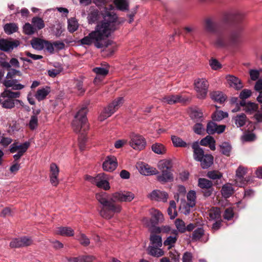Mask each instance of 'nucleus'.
Here are the masks:
<instances>
[{"label":"nucleus","mask_w":262,"mask_h":262,"mask_svg":"<svg viewBox=\"0 0 262 262\" xmlns=\"http://www.w3.org/2000/svg\"><path fill=\"white\" fill-rule=\"evenodd\" d=\"M98 13L96 12H92L89 14L88 20L89 24H93L98 20Z\"/></svg>","instance_id":"62"},{"label":"nucleus","mask_w":262,"mask_h":262,"mask_svg":"<svg viewBox=\"0 0 262 262\" xmlns=\"http://www.w3.org/2000/svg\"><path fill=\"white\" fill-rule=\"evenodd\" d=\"M257 109L258 105L256 103L249 102L247 103L246 107L244 108V111H245L247 113L251 114L256 112Z\"/></svg>","instance_id":"47"},{"label":"nucleus","mask_w":262,"mask_h":262,"mask_svg":"<svg viewBox=\"0 0 262 262\" xmlns=\"http://www.w3.org/2000/svg\"><path fill=\"white\" fill-rule=\"evenodd\" d=\"M94 72L97 75L105 76L108 73V69L102 68V67H96L93 69Z\"/></svg>","instance_id":"56"},{"label":"nucleus","mask_w":262,"mask_h":262,"mask_svg":"<svg viewBox=\"0 0 262 262\" xmlns=\"http://www.w3.org/2000/svg\"><path fill=\"white\" fill-rule=\"evenodd\" d=\"M4 30L7 34H11L18 30V26L15 23H9L4 26Z\"/></svg>","instance_id":"40"},{"label":"nucleus","mask_w":262,"mask_h":262,"mask_svg":"<svg viewBox=\"0 0 262 262\" xmlns=\"http://www.w3.org/2000/svg\"><path fill=\"white\" fill-rule=\"evenodd\" d=\"M30 142L27 141L23 144H19L18 142H14L10 145L9 151L11 153L22 151V153L25 154L30 146Z\"/></svg>","instance_id":"18"},{"label":"nucleus","mask_w":262,"mask_h":262,"mask_svg":"<svg viewBox=\"0 0 262 262\" xmlns=\"http://www.w3.org/2000/svg\"><path fill=\"white\" fill-rule=\"evenodd\" d=\"M151 148L153 152L158 155H163L165 154L166 151L165 147L162 144L159 143L153 144Z\"/></svg>","instance_id":"36"},{"label":"nucleus","mask_w":262,"mask_h":262,"mask_svg":"<svg viewBox=\"0 0 262 262\" xmlns=\"http://www.w3.org/2000/svg\"><path fill=\"white\" fill-rule=\"evenodd\" d=\"M56 233L62 236H71L74 235V231L71 227H59L57 228Z\"/></svg>","instance_id":"28"},{"label":"nucleus","mask_w":262,"mask_h":262,"mask_svg":"<svg viewBox=\"0 0 262 262\" xmlns=\"http://www.w3.org/2000/svg\"><path fill=\"white\" fill-rule=\"evenodd\" d=\"M217 124L213 121H210L208 123L206 127V132L209 135H212L215 133L216 130Z\"/></svg>","instance_id":"51"},{"label":"nucleus","mask_w":262,"mask_h":262,"mask_svg":"<svg viewBox=\"0 0 262 262\" xmlns=\"http://www.w3.org/2000/svg\"><path fill=\"white\" fill-rule=\"evenodd\" d=\"M24 33L27 35H32L35 32V28L29 23H26L24 26Z\"/></svg>","instance_id":"55"},{"label":"nucleus","mask_w":262,"mask_h":262,"mask_svg":"<svg viewBox=\"0 0 262 262\" xmlns=\"http://www.w3.org/2000/svg\"><path fill=\"white\" fill-rule=\"evenodd\" d=\"M177 239L178 237L176 236H168L164 241L163 245L165 246H167L168 249H170L174 247Z\"/></svg>","instance_id":"44"},{"label":"nucleus","mask_w":262,"mask_h":262,"mask_svg":"<svg viewBox=\"0 0 262 262\" xmlns=\"http://www.w3.org/2000/svg\"><path fill=\"white\" fill-rule=\"evenodd\" d=\"M19 45L18 40L9 41L6 39L0 40V50L9 52L12 51L14 48L17 47Z\"/></svg>","instance_id":"17"},{"label":"nucleus","mask_w":262,"mask_h":262,"mask_svg":"<svg viewBox=\"0 0 262 262\" xmlns=\"http://www.w3.org/2000/svg\"><path fill=\"white\" fill-rule=\"evenodd\" d=\"M4 85L6 88H11L13 90H20L24 88L25 85L18 83V80L15 79H5Z\"/></svg>","instance_id":"21"},{"label":"nucleus","mask_w":262,"mask_h":262,"mask_svg":"<svg viewBox=\"0 0 262 262\" xmlns=\"http://www.w3.org/2000/svg\"><path fill=\"white\" fill-rule=\"evenodd\" d=\"M171 139L174 147H186L189 146V144L176 136H171Z\"/></svg>","instance_id":"35"},{"label":"nucleus","mask_w":262,"mask_h":262,"mask_svg":"<svg viewBox=\"0 0 262 262\" xmlns=\"http://www.w3.org/2000/svg\"><path fill=\"white\" fill-rule=\"evenodd\" d=\"M181 96L180 95L167 96L161 99L162 102L168 104H173L177 102L182 101Z\"/></svg>","instance_id":"26"},{"label":"nucleus","mask_w":262,"mask_h":262,"mask_svg":"<svg viewBox=\"0 0 262 262\" xmlns=\"http://www.w3.org/2000/svg\"><path fill=\"white\" fill-rule=\"evenodd\" d=\"M210 98L214 101L222 103L226 100V97L224 94L220 91H213L210 94Z\"/></svg>","instance_id":"34"},{"label":"nucleus","mask_w":262,"mask_h":262,"mask_svg":"<svg viewBox=\"0 0 262 262\" xmlns=\"http://www.w3.org/2000/svg\"><path fill=\"white\" fill-rule=\"evenodd\" d=\"M246 116L244 114H241L234 117L235 123L237 127L243 126L246 122Z\"/></svg>","instance_id":"39"},{"label":"nucleus","mask_w":262,"mask_h":262,"mask_svg":"<svg viewBox=\"0 0 262 262\" xmlns=\"http://www.w3.org/2000/svg\"><path fill=\"white\" fill-rule=\"evenodd\" d=\"M157 233H151L149 241L150 245L149 246H155L156 247H162V237L157 235Z\"/></svg>","instance_id":"33"},{"label":"nucleus","mask_w":262,"mask_h":262,"mask_svg":"<svg viewBox=\"0 0 262 262\" xmlns=\"http://www.w3.org/2000/svg\"><path fill=\"white\" fill-rule=\"evenodd\" d=\"M149 231L151 233H169L171 231V228L168 225L158 227L151 226L149 227Z\"/></svg>","instance_id":"25"},{"label":"nucleus","mask_w":262,"mask_h":262,"mask_svg":"<svg viewBox=\"0 0 262 262\" xmlns=\"http://www.w3.org/2000/svg\"><path fill=\"white\" fill-rule=\"evenodd\" d=\"M32 23L35 29L40 30L45 27L43 20L39 17H34L32 19Z\"/></svg>","instance_id":"42"},{"label":"nucleus","mask_w":262,"mask_h":262,"mask_svg":"<svg viewBox=\"0 0 262 262\" xmlns=\"http://www.w3.org/2000/svg\"><path fill=\"white\" fill-rule=\"evenodd\" d=\"M117 19V16L115 13L106 11L104 16V21L98 24L95 30L80 40L81 44L89 46L93 43L98 49L107 47L108 44L105 43L104 40L116 29Z\"/></svg>","instance_id":"1"},{"label":"nucleus","mask_w":262,"mask_h":262,"mask_svg":"<svg viewBox=\"0 0 262 262\" xmlns=\"http://www.w3.org/2000/svg\"><path fill=\"white\" fill-rule=\"evenodd\" d=\"M68 29L69 32L73 33L78 29V22L75 18H71L68 19Z\"/></svg>","instance_id":"45"},{"label":"nucleus","mask_w":262,"mask_h":262,"mask_svg":"<svg viewBox=\"0 0 262 262\" xmlns=\"http://www.w3.org/2000/svg\"><path fill=\"white\" fill-rule=\"evenodd\" d=\"M161 247H156L155 246H149L147 248L148 253L156 257L162 256L164 254V252Z\"/></svg>","instance_id":"24"},{"label":"nucleus","mask_w":262,"mask_h":262,"mask_svg":"<svg viewBox=\"0 0 262 262\" xmlns=\"http://www.w3.org/2000/svg\"><path fill=\"white\" fill-rule=\"evenodd\" d=\"M87 140V138L85 135L81 133L78 138V142L79 148L81 150H83L85 149V145Z\"/></svg>","instance_id":"52"},{"label":"nucleus","mask_w":262,"mask_h":262,"mask_svg":"<svg viewBox=\"0 0 262 262\" xmlns=\"http://www.w3.org/2000/svg\"><path fill=\"white\" fill-rule=\"evenodd\" d=\"M12 142V139L10 137H2L0 140V145L4 147H7Z\"/></svg>","instance_id":"63"},{"label":"nucleus","mask_w":262,"mask_h":262,"mask_svg":"<svg viewBox=\"0 0 262 262\" xmlns=\"http://www.w3.org/2000/svg\"><path fill=\"white\" fill-rule=\"evenodd\" d=\"M220 151L221 153L225 156L230 155L232 147L230 144L228 142H224L220 145Z\"/></svg>","instance_id":"38"},{"label":"nucleus","mask_w":262,"mask_h":262,"mask_svg":"<svg viewBox=\"0 0 262 262\" xmlns=\"http://www.w3.org/2000/svg\"><path fill=\"white\" fill-rule=\"evenodd\" d=\"M193 132L198 134L201 135L204 130V128L201 123H198L194 124L192 128Z\"/></svg>","instance_id":"61"},{"label":"nucleus","mask_w":262,"mask_h":262,"mask_svg":"<svg viewBox=\"0 0 262 262\" xmlns=\"http://www.w3.org/2000/svg\"><path fill=\"white\" fill-rule=\"evenodd\" d=\"M242 43V29L232 31L228 35L223 32L217 33L212 42L217 49H237Z\"/></svg>","instance_id":"3"},{"label":"nucleus","mask_w":262,"mask_h":262,"mask_svg":"<svg viewBox=\"0 0 262 262\" xmlns=\"http://www.w3.org/2000/svg\"><path fill=\"white\" fill-rule=\"evenodd\" d=\"M239 16L237 13L226 12L223 16L222 20L226 24L233 23L235 21L236 19Z\"/></svg>","instance_id":"27"},{"label":"nucleus","mask_w":262,"mask_h":262,"mask_svg":"<svg viewBox=\"0 0 262 262\" xmlns=\"http://www.w3.org/2000/svg\"><path fill=\"white\" fill-rule=\"evenodd\" d=\"M74 88L77 91L78 94H83L85 92V89L83 86L82 80L76 79L74 81Z\"/></svg>","instance_id":"49"},{"label":"nucleus","mask_w":262,"mask_h":262,"mask_svg":"<svg viewBox=\"0 0 262 262\" xmlns=\"http://www.w3.org/2000/svg\"><path fill=\"white\" fill-rule=\"evenodd\" d=\"M140 172L144 176L156 175L159 173L156 168L150 167L148 165L141 166Z\"/></svg>","instance_id":"29"},{"label":"nucleus","mask_w":262,"mask_h":262,"mask_svg":"<svg viewBox=\"0 0 262 262\" xmlns=\"http://www.w3.org/2000/svg\"><path fill=\"white\" fill-rule=\"evenodd\" d=\"M98 181L96 186L101 188H103L105 190L110 188L108 182L106 180L105 174L103 173V176L100 177Z\"/></svg>","instance_id":"37"},{"label":"nucleus","mask_w":262,"mask_h":262,"mask_svg":"<svg viewBox=\"0 0 262 262\" xmlns=\"http://www.w3.org/2000/svg\"><path fill=\"white\" fill-rule=\"evenodd\" d=\"M38 125V118L36 115H33L31 117L29 126L31 130L36 128Z\"/></svg>","instance_id":"54"},{"label":"nucleus","mask_w":262,"mask_h":262,"mask_svg":"<svg viewBox=\"0 0 262 262\" xmlns=\"http://www.w3.org/2000/svg\"><path fill=\"white\" fill-rule=\"evenodd\" d=\"M234 215V212L233 209L231 207L227 208L225 211L223 215L224 218L227 220H231Z\"/></svg>","instance_id":"59"},{"label":"nucleus","mask_w":262,"mask_h":262,"mask_svg":"<svg viewBox=\"0 0 262 262\" xmlns=\"http://www.w3.org/2000/svg\"><path fill=\"white\" fill-rule=\"evenodd\" d=\"M234 189L230 183L224 184L222 188L221 193L225 198H229L233 193Z\"/></svg>","instance_id":"30"},{"label":"nucleus","mask_w":262,"mask_h":262,"mask_svg":"<svg viewBox=\"0 0 262 262\" xmlns=\"http://www.w3.org/2000/svg\"><path fill=\"white\" fill-rule=\"evenodd\" d=\"M124 102L123 97H118L115 99L111 103L104 108L99 116V120L101 121H103L109 117L111 116Z\"/></svg>","instance_id":"8"},{"label":"nucleus","mask_w":262,"mask_h":262,"mask_svg":"<svg viewBox=\"0 0 262 262\" xmlns=\"http://www.w3.org/2000/svg\"><path fill=\"white\" fill-rule=\"evenodd\" d=\"M228 116V114L227 112L222 111H217L212 115V118L213 121H220Z\"/></svg>","instance_id":"43"},{"label":"nucleus","mask_w":262,"mask_h":262,"mask_svg":"<svg viewBox=\"0 0 262 262\" xmlns=\"http://www.w3.org/2000/svg\"><path fill=\"white\" fill-rule=\"evenodd\" d=\"M158 166L162 173L157 177V179L160 182L163 183L173 181L172 163L170 160L165 159L160 161Z\"/></svg>","instance_id":"6"},{"label":"nucleus","mask_w":262,"mask_h":262,"mask_svg":"<svg viewBox=\"0 0 262 262\" xmlns=\"http://www.w3.org/2000/svg\"><path fill=\"white\" fill-rule=\"evenodd\" d=\"M174 225L179 232L183 233L186 232V225L183 220L177 219L174 221Z\"/></svg>","instance_id":"48"},{"label":"nucleus","mask_w":262,"mask_h":262,"mask_svg":"<svg viewBox=\"0 0 262 262\" xmlns=\"http://www.w3.org/2000/svg\"><path fill=\"white\" fill-rule=\"evenodd\" d=\"M130 138L129 145L134 149L141 150L145 147L146 142L145 138L141 135L132 133Z\"/></svg>","instance_id":"10"},{"label":"nucleus","mask_w":262,"mask_h":262,"mask_svg":"<svg viewBox=\"0 0 262 262\" xmlns=\"http://www.w3.org/2000/svg\"><path fill=\"white\" fill-rule=\"evenodd\" d=\"M226 79L230 87L236 90H240L243 87L241 81L238 78L233 75H227L226 76Z\"/></svg>","instance_id":"22"},{"label":"nucleus","mask_w":262,"mask_h":262,"mask_svg":"<svg viewBox=\"0 0 262 262\" xmlns=\"http://www.w3.org/2000/svg\"><path fill=\"white\" fill-rule=\"evenodd\" d=\"M168 196V195L167 192L159 190H153L149 195L151 200L163 202L167 201Z\"/></svg>","instance_id":"19"},{"label":"nucleus","mask_w":262,"mask_h":262,"mask_svg":"<svg viewBox=\"0 0 262 262\" xmlns=\"http://www.w3.org/2000/svg\"><path fill=\"white\" fill-rule=\"evenodd\" d=\"M45 40L35 38L31 40V45L33 49L38 51H41L45 48Z\"/></svg>","instance_id":"32"},{"label":"nucleus","mask_w":262,"mask_h":262,"mask_svg":"<svg viewBox=\"0 0 262 262\" xmlns=\"http://www.w3.org/2000/svg\"><path fill=\"white\" fill-rule=\"evenodd\" d=\"M117 160L115 157L109 156L106 157L102 164V167L104 171L112 172L117 167Z\"/></svg>","instance_id":"14"},{"label":"nucleus","mask_w":262,"mask_h":262,"mask_svg":"<svg viewBox=\"0 0 262 262\" xmlns=\"http://www.w3.org/2000/svg\"><path fill=\"white\" fill-rule=\"evenodd\" d=\"M50 180L52 185L56 186L59 183L58 175L59 172V168L57 165L52 163L50 166Z\"/></svg>","instance_id":"15"},{"label":"nucleus","mask_w":262,"mask_h":262,"mask_svg":"<svg viewBox=\"0 0 262 262\" xmlns=\"http://www.w3.org/2000/svg\"><path fill=\"white\" fill-rule=\"evenodd\" d=\"M50 91V88L49 86L39 88L37 90L34 96L38 101H40L46 98Z\"/></svg>","instance_id":"23"},{"label":"nucleus","mask_w":262,"mask_h":262,"mask_svg":"<svg viewBox=\"0 0 262 262\" xmlns=\"http://www.w3.org/2000/svg\"><path fill=\"white\" fill-rule=\"evenodd\" d=\"M151 214V219L148 223V220L147 218L143 219V222L149 228L151 226H156L160 222H162L163 220V214L158 210L151 209L150 211Z\"/></svg>","instance_id":"11"},{"label":"nucleus","mask_w":262,"mask_h":262,"mask_svg":"<svg viewBox=\"0 0 262 262\" xmlns=\"http://www.w3.org/2000/svg\"><path fill=\"white\" fill-rule=\"evenodd\" d=\"M98 201L102 205L99 213L103 218L111 219L115 213H119L121 210V207L115 203L116 202H130L135 198L133 193L129 191H120L113 193L109 196L105 192H101L96 194Z\"/></svg>","instance_id":"2"},{"label":"nucleus","mask_w":262,"mask_h":262,"mask_svg":"<svg viewBox=\"0 0 262 262\" xmlns=\"http://www.w3.org/2000/svg\"><path fill=\"white\" fill-rule=\"evenodd\" d=\"M209 217L212 220H217L221 217L220 210L218 208L213 209L209 212Z\"/></svg>","instance_id":"58"},{"label":"nucleus","mask_w":262,"mask_h":262,"mask_svg":"<svg viewBox=\"0 0 262 262\" xmlns=\"http://www.w3.org/2000/svg\"><path fill=\"white\" fill-rule=\"evenodd\" d=\"M246 168L239 166L236 171V177L235 179V184L237 186L244 187L248 182V180L244 177L247 173Z\"/></svg>","instance_id":"12"},{"label":"nucleus","mask_w":262,"mask_h":262,"mask_svg":"<svg viewBox=\"0 0 262 262\" xmlns=\"http://www.w3.org/2000/svg\"><path fill=\"white\" fill-rule=\"evenodd\" d=\"M191 147L193 150V159L200 162L203 169H207L213 164V157L210 154L205 155L204 150L200 147L198 141L193 142Z\"/></svg>","instance_id":"4"},{"label":"nucleus","mask_w":262,"mask_h":262,"mask_svg":"<svg viewBox=\"0 0 262 262\" xmlns=\"http://www.w3.org/2000/svg\"><path fill=\"white\" fill-rule=\"evenodd\" d=\"M212 182L205 178H199L198 180V186L203 189H206L204 192L205 196H210L213 191Z\"/></svg>","instance_id":"13"},{"label":"nucleus","mask_w":262,"mask_h":262,"mask_svg":"<svg viewBox=\"0 0 262 262\" xmlns=\"http://www.w3.org/2000/svg\"><path fill=\"white\" fill-rule=\"evenodd\" d=\"M191 117L195 121H201L203 119V113L200 111H193L191 113Z\"/></svg>","instance_id":"53"},{"label":"nucleus","mask_w":262,"mask_h":262,"mask_svg":"<svg viewBox=\"0 0 262 262\" xmlns=\"http://www.w3.org/2000/svg\"><path fill=\"white\" fill-rule=\"evenodd\" d=\"M194 89L197 97L201 99L206 98L209 86V83L205 78H198L194 81Z\"/></svg>","instance_id":"9"},{"label":"nucleus","mask_w":262,"mask_h":262,"mask_svg":"<svg viewBox=\"0 0 262 262\" xmlns=\"http://www.w3.org/2000/svg\"><path fill=\"white\" fill-rule=\"evenodd\" d=\"M103 176V173L98 174L96 177H93L91 176L86 175L85 177V180L91 182L93 184L97 185L98 181L100 177Z\"/></svg>","instance_id":"57"},{"label":"nucleus","mask_w":262,"mask_h":262,"mask_svg":"<svg viewBox=\"0 0 262 262\" xmlns=\"http://www.w3.org/2000/svg\"><path fill=\"white\" fill-rule=\"evenodd\" d=\"M114 4L120 10L125 11L128 9V4L126 0H114Z\"/></svg>","instance_id":"46"},{"label":"nucleus","mask_w":262,"mask_h":262,"mask_svg":"<svg viewBox=\"0 0 262 262\" xmlns=\"http://www.w3.org/2000/svg\"><path fill=\"white\" fill-rule=\"evenodd\" d=\"M183 262H192V254L191 252H185L183 254L182 257Z\"/></svg>","instance_id":"64"},{"label":"nucleus","mask_w":262,"mask_h":262,"mask_svg":"<svg viewBox=\"0 0 262 262\" xmlns=\"http://www.w3.org/2000/svg\"><path fill=\"white\" fill-rule=\"evenodd\" d=\"M169 254L171 262H179L180 254L177 251L173 250L169 252Z\"/></svg>","instance_id":"60"},{"label":"nucleus","mask_w":262,"mask_h":262,"mask_svg":"<svg viewBox=\"0 0 262 262\" xmlns=\"http://www.w3.org/2000/svg\"><path fill=\"white\" fill-rule=\"evenodd\" d=\"M19 92H12L6 89L1 94L2 106L7 109H11L15 106V101H18L15 99L20 97Z\"/></svg>","instance_id":"7"},{"label":"nucleus","mask_w":262,"mask_h":262,"mask_svg":"<svg viewBox=\"0 0 262 262\" xmlns=\"http://www.w3.org/2000/svg\"><path fill=\"white\" fill-rule=\"evenodd\" d=\"M87 112L86 107H82L75 116L72 123L75 132L79 133L81 130L85 132L89 129L86 117Z\"/></svg>","instance_id":"5"},{"label":"nucleus","mask_w":262,"mask_h":262,"mask_svg":"<svg viewBox=\"0 0 262 262\" xmlns=\"http://www.w3.org/2000/svg\"><path fill=\"white\" fill-rule=\"evenodd\" d=\"M204 28L207 32L215 33L217 32L218 27L214 18L207 17L204 20Z\"/></svg>","instance_id":"16"},{"label":"nucleus","mask_w":262,"mask_h":262,"mask_svg":"<svg viewBox=\"0 0 262 262\" xmlns=\"http://www.w3.org/2000/svg\"><path fill=\"white\" fill-rule=\"evenodd\" d=\"M76 239L83 246H88L90 244V239L82 233H80L76 236Z\"/></svg>","instance_id":"41"},{"label":"nucleus","mask_w":262,"mask_h":262,"mask_svg":"<svg viewBox=\"0 0 262 262\" xmlns=\"http://www.w3.org/2000/svg\"><path fill=\"white\" fill-rule=\"evenodd\" d=\"M187 202H184V204H186L185 207L186 210L184 212L185 214L190 212V208H192L195 205L196 193L194 190H190L187 195Z\"/></svg>","instance_id":"20"},{"label":"nucleus","mask_w":262,"mask_h":262,"mask_svg":"<svg viewBox=\"0 0 262 262\" xmlns=\"http://www.w3.org/2000/svg\"><path fill=\"white\" fill-rule=\"evenodd\" d=\"M207 176L210 179L217 180L220 179L223 177V174L218 170H211L207 172Z\"/></svg>","instance_id":"50"},{"label":"nucleus","mask_w":262,"mask_h":262,"mask_svg":"<svg viewBox=\"0 0 262 262\" xmlns=\"http://www.w3.org/2000/svg\"><path fill=\"white\" fill-rule=\"evenodd\" d=\"M205 235V231L202 227L194 229L190 237L192 242H198Z\"/></svg>","instance_id":"31"}]
</instances>
